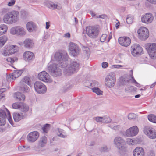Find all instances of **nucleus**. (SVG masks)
I'll return each mask as SVG.
<instances>
[{
  "mask_svg": "<svg viewBox=\"0 0 156 156\" xmlns=\"http://www.w3.org/2000/svg\"><path fill=\"white\" fill-rule=\"evenodd\" d=\"M148 2L153 4H156V0H147Z\"/></svg>",
  "mask_w": 156,
  "mask_h": 156,
  "instance_id": "obj_62",
  "label": "nucleus"
},
{
  "mask_svg": "<svg viewBox=\"0 0 156 156\" xmlns=\"http://www.w3.org/2000/svg\"><path fill=\"white\" fill-rule=\"evenodd\" d=\"M39 79L43 81L50 83L52 81L49 75L45 71L40 72L38 75Z\"/></svg>",
  "mask_w": 156,
  "mask_h": 156,
  "instance_id": "obj_14",
  "label": "nucleus"
},
{
  "mask_svg": "<svg viewBox=\"0 0 156 156\" xmlns=\"http://www.w3.org/2000/svg\"><path fill=\"white\" fill-rule=\"evenodd\" d=\"M128 142L130 145H133L135 143V141L133 139H128Z\"/></svg>",
  "mask_w": 156,
  "mask_h": 156,
  "instance_id": "obj_51",
  "label": "nucleus"
},
{
  "mask_svg": "<svg viewBox=\"0 0 156 156\" xmlns=\"http://www.w3.org/2000/svg\"><path fill=\"white\" fill-rule=\"evenodd\" d=\"M154 19L152 14L150 13H146L141 18L142 22L146 23H150Z\"/></svg>",
  "mask_w": 156,
  "mask_h": 156,
  "instance_id": "obj_17",
  "label": "nucleus"
},
{
  "mask_svg": "<svg viewBox=\"0 0 156 156\" xmlns=\"http://www.w3.org/2000/svg\"><path fill=\"white\" fill-rule=\"evenodd\" d=\"M79 64L76 61H71L68 66L66 64L61 65L62 67H66L64 73L67 76H69L76 72L79 69Z\"/></svg>",
  "mask_w": 156,
  "mask_h": 156,
  "instance_id": "obj_2",
  "label": "nucleus"
},
{
  "mask_svg": "<svg viewBox=\"0 0 156 156\" xmlns=\"http://www.w3.org/2000/svg\"><path fill=\"white\" fill-rule=\"evenodd\" d=\"M2 54L5 56H7L11 55L8 48L3 51Z\"/></svg>",
  "mask_w": 156,
  "mask_h": 156,
  "instance_id": "obj_45",
  "label": "nucleus"
},
{
  "mask_svg": "<svg viewBox=\"0 0 156 156\" xmlns=\"http://www.w3.org/2000/svg\"><path fill=\"white\" fill-rule=\"evenodd\" d=\"M6 110L7 111V115H6V117H7L8 118V119L9 122L12 125H13V121L12 120L11 118L10 113L9 110H8L7 109H6Z\"/></svg>",
  "mask_w": 156,
  "mask_h": 156,
  "instance_id": "obj_43",
  "label": "nucleus"
},
{
  "mask_svg": "<svg viewBox=\"0 0 156 156\" xmlns=\"http://www.w3.org/2000/svg\"><path fill=\"white\" fill-rule=\"evenodd\" d=\"M26 28L28 31L31 32L36 30V26L33 22L32 21L29 22L27 23Z\"/></svg>",
  "mask_w": 156,
  "mask_h": 156,
  "instance_id": "obj_24",
  "label": "nucleus"
},
{
  "mask_svg": "<svg viewBox=\"0 0 156 156\" xmlns=\"http://www.w3.org/2000/svg\"><path fill=\"white\" fill-rule=\"evenodd\" d=\"M139 38L144 40L148 38L149 36V31L147 28L144 27H140L138 30Z\"/></svg>",
  "mask_w": 156,
  "mask_h": 156,
  "instance_id": "obj_12",
  "label": "nucleus"
},
{
  "mask_svg": "<svg viewBox=\"0 0 156 156\" xmlns=\"http://www.w3.org/2000/svg\"><path fill=\"white\" fill-rule=\"evenodd\" d=\"M106 17V16L105 14H103L101 15H98L96 16V18H102L104 19Z\"/></svg>",
  "mask_w": 156,
  "mask_h": 156,
  "instance_id": "obj_57",
  "label": "nucleus"
},
{
  "mask_svg": "<svg viewBox=\"0 0 156 156\" xmlns=\"http://www.w3.org/2000/svg\"><path fill=\"white\" fill-rule=\"evenodd\" d=\"M111 119L109 117H103V123H108L111 122Z\"/></svg>",
  "mask_w": 156,
  "mask_h": 156,
  "instance_id": "obj_49",
  "label": "nucleus"
},
{
  "mask_svg": "<svg viewBox=\"0 0 156 156\" xmlns=\"http://www.w3.org/2000/svg\"><path fill=\"white\" fill-rule=\"evenodd\" d=\"M69 54L73 56H77L80 52L79 47L76 44L70 42L69 45Z\"/></svg>",
  "mask_w": 156,
  "mask_h": 156,
  "instance_id": "obj_11",
  "label": "nucleus"
},
{
  "mask_svg": "<svg viewBox=\"0 0 156 156\" xmlns=\"http://www.w3.org/2000/svg\"><path fill=\"white\" fill-rule=\"evenodd\" d=\"M92 90L93 92L95 93L98 95H102L103 92L98 87L92 88Z\"/></svg>",
  "mask_w": 156,
  "mask_h": 156,
  "instance_id": "obj_38",
  "label": "nucleus"
},
{
  "mask_svg": "<svg viewBox=\"0 0 156 156\" xmlns=\"http://www.w3.org/2000/svg\"><path fill=\"white\" fill-rule=\"evenodd\" d=\"M21 103L16 102L13 103L12 105V108L14 109H19L20 106H21Z\"/></svg>",
  "mask_w": 156,
  "mask_h": 156,
  "instance_id": "obj_44",
  "label": "nucleus"
},
{
  "mask_svg": "<svg viewBox=\"0 0 156 156\" xmlns=\"http://www.w3.org/2000/svg\"><path fill=\"white\" fill-rule=\"evenodd\" d=\"M15 3V0H11L8 4V5L9 6H13Z\"/></svg>",
  "mask_w": 156,
  "mask_h": 156,
  "instance_id": "obj_54",
  "label": "nucleus"
},
{
  "mask_svg": "<svg viewBox=\"0 0 156 156\" xmlns=\"http://www.w3.org/2000/svg\"><path fill=\"white\" fill-rule=\"evenodd\" d=\"M24 83H26L29 86L30 85L31 80L29 77L26 76L24 77L22 79L20 82V83L22 84H24Z\"/></svg>",
  "mask_w": 156,
  "mask_h": 156,
  "instance_id": "obj_31",
  "label": "nucleus"
},
{
  "mask_svg": "<svg viewBox=\"0 0 156 156\" xmlns=\"http://www.w3.org/2000/svg\"><path fill=\"white\" fill-rule=\"evenodd\" d=\"M107 37V35L105 34H103L101 37L100 41L101 42H104L105 40V39Z\"/></svg>",
  "mask_w": 156,
  "mask_h": 156,
  "instance_id": "obj_52",
  "label": "nucleus"
},
{
  "mask_svg": "<svg viewBox=\"0 0 156 156\" xmlns=\"http://www.w3.org/2000/svg\"><path fill=\"white\" fill-rule=\"evenodd\" d=\"M145 47L147 50L150 57L153 59L156 58V43H149L145 45Z\"/></svg>",
  "mask_w": 156,
  "mask_h": 156,
  "instance_id": "obj_6",
  "label": "nucleus"
},
{
  "mask_svg": "<svg viewBox=\"0 0 156 156\" xmlns=\"http://www.w3.org/2000/svg\"><path fill=\"white\" fill-rule=\"evenodd\" d=\"M108 66V64L107 62H103L102 64V67L104 68H105Z\"/></svg>",
  "mask_w": 156,
  "mask_h": 156,
  "instance_id": "obj_56",
  "label": "nucleus"
},
{
  "mask_svg": "<svg viewBox=\"0 0 156 156\" xmlns=\"http://www.w3.org/2000/svg\"><path fill=\"white\" fill-rule=\"evenodd\" d=\"M29 107L25 104L21 103V106H20L19 110L21 111L26 112L29 110Z\"/></svg>",
  "mask_w": 156,
  "mask_h": 156,
  "instance_id": "obj_33",
  "label": "nucleus"
},
{
  "mask_svg": "<svg viewBox=\"0 0 156 156\" xmlns=\"http://www.w3.org/2000/svg\"><path fill=\"white\" fill-rule=\"evenodd\" d=\"M131 48L132 54L134 56H138L141 55L143 51L141 47L137 44H133Z\"/></svg>",
  "mask_w": 156,
  "mask_h": 156,
  "instance_id": "obj_13",
  "label": "nucleus"
},
{
  "mask_svg": "<svg viewBox=\"0 0 156 156\" xmlns=\"http://www.w3.org/2000/svg\"><path fill=\"white\" fill-rule=\"evenodd\" d=\"M103 117H96L93 118V119L98 122H103Z\"/></svg>",
  "mask_w": 156,
  "mask_h": 156,
  "instance_id": "obj_47",
  "label": "nucleus"
},
{
  "mask_svg": "<svg viewBox=\"0 0 156 156\" xmlns=\"http://www.w3.org/2000/svg\"><path fill=\"white\" fill-rule=\"evenodd\" d=\"M7 38L5 36H3L0 37V46H3L5 43Z\"/></svg>",
  "mask_w": 156,
  "mask_h": 156,
  "instance_id": "obj_37",
  "label": "nucleus"
},
{
  "mask_svg": "<svg viewBox=\"0 0 156 156\" xmlns=\"http://www.w3.org/2000/svg\"><path fill=\"white\" fill-rule=\"evenodd\" d=\"M23 57L25 61L30 62L34 59L35 56L33 53L28 51L24 53Z\"/></svg>",
  "mask_w": 156,
  "mask_h": 156,
  "instance_id": "obj_21",
  "label": "nucleus"
},
{
  "mask_svg": "<svg viewBox=\"0 0 156 156\" xmlns=\"http://www.w3.org/2000/svg\"><path fill=\"white\" fill-rule=\"evenodd\" d=\"M90 13L91 15L93 17H94L96 18V16H98V15H97V14H96L93 11H90Z\"/></svg>",
  "mask_w": 156,
  "mask_h": 156,
  "instance_id": "obj_59",
  "label": "nucleus"
},
{
  "mask_svg": "<svg viewBox=\"0 0 156 156\" xmlns=\"http://www.w3.org/2000/svg\"><path fill=\"white\" fill-rule=\"evenodd\" d=\"M136 117V115L133 113H130L128 116V118L129 119H134Z\"/></svg>",
  "mask_w": 156,
  "mask_h": 156,
  "instance_id": "obj_48",
  "label": "nucleus"
},
{
  "mask_svg": "<svg viewBox=\"0 0 156 156\" xmlns=\"http://www.w3.org/2000/svg\"><path fill=\"white\" fill-rule=\"evenodd\" d=\"M133 21V18L131 17H127L126 19V21L128 24H130Z\"/></svg>",
  "mask_w": 156,
  "mask_h": 156,
  "instance_id": "obj_53",
  "label": "nucleus"
},
{
  "mask_svg": "<svg viewBox=\"0 0 156 156\" xmlns=\"http://www.w3.org/2000/svg\"><path fill=\"white\" fill-rule=\"evenodd\" d=\"M139 131L138 128L136 126H134L127 129L126 131V135L128 136H134L136 135Z\"/></svg>",
  "mask_w": 156,
  "mask_h": 156,
  "instance_id": "obj_15",
  "label": "nucleus"
},
{
  "mask_svg": "<svg viewBox=\"0 0 156 156\" xmlns=\"http://www.w3.org/2000/svg\"><path fill=\"white\" fill-rule=\"evenodd\" d=\"M39 136L38 133L36 131L30 133L27 136L28 140L29 142H34L38 138Z\"/></svg>",
  "mask_w": 156,
  "mask_h": 156,
  "instance_id": "obj_19",
  "label": "nucleus"
},
{
  "mask_svg": "<svg viewBox=\"0 0 156 156\" xmlns=\"http://www.w3.org/2000/svg\"><path fill=\"white\" fill-rule=\"evenodd\" d=\"M118 42L121 45L127 47L130 44L131 40L127 37H122L119 38Z\"/></svg>",
  "mask_w": 156,
  "mask_h": 156,
  "instance_id": "obj_16",
  "label": "nucleus"
},
{
  "mask_svg": "<svg viewBox=\"0 0 156 156\" xmlns=\"http://www.w3.org/2000/svg\"><path fill=\"white\" fill-rule=\"evenodd\" d=\"M6 90V89L5 88H2L0 89V94H2L3 92L5 91Z\"/></svg>",
  "mask_w": 156,
  "mask_h": 156,
  "instance_id": "obj_64",
  "label": "nucleus"
},
{
  "mask_svg": "<svg viewBox=\"0 0 156 156\" xmlns=\"http://www.w3.org/2000/svg\"><path fill=\"white\" fill-rule=\"evenodd\" d=\"M72 87L71 84L69 83H67L66 84V87L67 89H69Z\"/></svg>",
  "mask_w": 156,
  "mask_h": 156,
  "instance_id": "obj_61",
  "label": "nucleus"
},
{
  "mask_svg": "<svg viewBox=\"0 0 156 156\" xmlns=\"http://www.w3.org/2000/svg\"><path fill=\"white\" fill-rule=\"evenodd\" d=\"M10 33L12 35L23 36L26 34L25 29L20 26H16L12 27L10 30Z\"/></svg>",
  "mask_w": 156,
  "mask_h": 156,
  "instance_id": "obj_9",
  "label": "nucleus"
},
{
  "mask_svg": "<svg viewBox=\"0 0 156 156\" xmlns=\"http://www.w3.org/2000/svg\"><path fill=\"white\" fill-rule=\"evenodd\" d=\"M24 44L27 48H32L34 45L32 41L30 39H26L24 41Z\"/></svg>",
  "mask_w": 156,
  "mask_h": 156,
  "instance_id": "obj_29",
  "label": "nucleus"
},
{
  "mask_svg": "<svg viewBox=\"0 0 156 156\" xmlns=\"http://www.w3.org/2000/svg\"><path fill=\"white\" fill-rule=\"evenodd\" d=\"M18 60V58L16 57H14L13 58L8 57L6 59L7 61L10 62L11 64H12L15 61H17Z\"/></svg>",
  "mask_w": 156,
  "mask_h": 156,
  "instance_id": "obj_41",
  "label": "nucleus"
},
{
  "mask_svg": "<svg viewBox=\"0 0 156 156\" xmlns=\"http://www.w3.org/2000/svg\"><path fill=\"white\" fill-rule=\"evenodd\" d=\"M1 12L5 14L3 21L4 23L8 24H11L16 23L19 19V13L16 10L9 12L8 8H3L2 9Z\"/></svg>",
  "mask_w": 156,
  "mask_h": 156,
  "instance_id": "obj_1",
  "label": "nucleus"
},
{
  "mask_svg": "<svg viewBox=\"0 0 156 156\" xmlns=\"http://www.w3.org/2000/svg\"><path fill=\"white\" fill-rule=\"evenodd\" d=\"M47 69L48 71L54 76H59L62 74L61 70L55 64H54L49 65Z\"/></svg>",
  "mask_w": 156,
  "mask_h": 156,
  "instance_id": "obj_8",
  "label": "nucleus"
},
{
  "mask_svg": "<svg viewBox=\"0 0 156 156\" xmlns=\"http://www.w3.org/2000/svg\"><path fill=\"white\" fill-rule=\"evenodd\" d=\"M148 120L151 122L156 123V116L154 115L151 114L148 116Z\"/></svg>",
  "mask_w": 156,
  "mask_h": 156,
  "instance_id": "obj_39",
  "label": "nucleus"
},
{
  "mask_svg": "<svg viewBox=\"0 0 156 156\" xmlns=\"http://www.w3.org/2000/svg\"><path fill=\"white\" fill-rule=\"evenodd\" d=\"M115 82L116 78L114 73H110L105 79V84L109 88L113 87L115 85Z\"/></svg>",
  "mask_w": 156,
  "mask_h": 156,
  "instance_id": "obj_7",
  "label": "nucleus"
},
{
  "mask_svg": "<svg viewBox=\"0 0 156 156\" xmlns=\"http://www.w3.org/2000/svg\"><path fill=\"white\" fill-rule=\"evenodd\" d=\"M21 90L24 92H29L30 91V89L26 85L21 84Z\"/></svg>",
  "mask_w": 156,
  "mask_h": 156,
  "instance_id": "obj_34",
  "label": "nucleus"
},
{
  "mask_svg": "<svg viewBox=\"0 0 156 156\" xmlns=\"http://www.w3.org/2000/svg\"><path fill=\"white\" fill-rule=\"evenodd\" d=\"M113 144L120 154H123L127 151L126 142L122 137L119 136L115 137L114 139Z\"/></svg>",
  "mask_w": 156,
  "mask_h": 156,
  "instance_id": "obj_3",
  "label": "nucleus"
},
{
  "mask_svg": "<svg viewBox=\"0 0 156 156\" xmlns=\"http://www.w3.org/2000/svg\"><path fill=\"white\" fill-rule=\"evenodd\" d=\"M147 156H154V152L153 151H150L148 152Z\"/></svg>",
  "mask_w": 156,
  "mask_h": 156,
  "instance_id": "obj_60",
  "label": "nucleus"
},
{
  "mask_svg": "<svg viewBox=\"0 0 156 156\" xmlns=\"http://www.w3.org/2000/svg\"><path fill=\"white\" fill-rule=\"evenodd\" d=\"M22 73L21 70H14L10 76V78H12V80H15L16 78L20 76Z\"/></svg>",
  "mask_w": 156,
  "mask_h": 156,
  "instance_id": "obj_27",
  "label": "nucleus"
},
{
  "mask_svg": "<svg viewBox=\"0 0 156 156\" xmlns=\"http://www.w3.org/2000/svg\"><path fill=\"white\" fill-rule=\"evenodd\" d=\"M133 156H144L145 153L144 149L140 147H137L133 152Z\"/></svg>",
  "mask_w": 156,
  "mask_h": 156,
  "instance_id": "obj_20",
  "label": "nucleus"
},
{
  "mask_svg": "<svg viewBox=\"0 0 156 156\" xmlns=\"http://www.w3.org/2000/svg\"><path fill=\"white\" fill-rule=\"evenodd\" d=\"M47 138L45 136H42L40 139L39 142V145L41 147H44L46 144Z\"/></svg>",
  "mask_w": 156,
  "mask_h": 156,
  "instance_id": "obj_32",
  "label": "nucleus"
},
{
  "mask_svg": "<svg viewBox=\"0 0 156 156\" xmlns=\"http://www.w3.org/2000/svg\"><path fill=\"white\" fill-rule=\"evenodd\" d=\"M84 53L86 54V55L88 57L90 54L89 49L88 48H86V50L84 51Z\"/></svg>",
  "mask_w": 156,
  "mask_h": 156,
  "instance_id": "obj_58",
  "label": "nucleus"
},
{
  "mask_svg": "<svg viewBox=\"0 0 156 156\" xmlns=\"http://www.w3.org/2000/svg\"><path fill=\"white\" fill-rule=\"evenodd\" d=\"M68 55L67 52L65 51H62L57 52L55 54L54 58L58 61L61 62V65H64L66 62V60L68 58Z\"/></svg>",
  "mask_w": 156,
  "mask_h": 156,
  "instance_id": "obj_5",
  "label": "nucleus"
},
{
  "mask_svg": "<svg viewBox=\"0 0 156 156\" xmlns=\"http://www.w3.org/2000/svg\"><path fill=\"white\" fill-rule=\"evenodd\" d=\"M64 37L66 38H69L70 37V34L69 33H67L64 34Z\"/></svg>",
  "mask_w": 156,
  "mask_h": 156,
  "instance_id": "obj_63",
  "label": "nucleus"
},
{
  "mask_svg": "<svg viewBox=\"0 0 156 156\" xmlns=\"http://www.w3.org/2000/svg\"><path fill=\"white\" fill-rule=\"evenodd\" d=\"M87 83H88L89 84H85V87L91 89L92 88L97 87L99 85L98 82L95 80H87Z\"/></svg>",
  "mask_w": 156,
  "mask_h": 156,
  "instance_id": "obj_23",
  "label": "nucleus"
},
{
  "mask_svg": "<svg viewBox=\"0 0 156 156\" xmlns=\"http://www.w3.org/2000/svg\"><path fill=\"white\" fill-rule=\"evenodd\" d=\"M58 132L57 133V134L59 136L62 138H65L66 137L67 135L64 134V130H63L58 128Z\"/></svg>",
  "mask_w": 156,
  "mask_h": 156,
  "instance_id": "obj_36",
  "label": "nucleus"
},
{
  "mask_svg": "<svg viewBox=\"0 0 156 156\" xmlns=\"http://www.w3.org/2000/svg\"><path fill=\"white\" fill-rule=\"evenodd\" d=\"M13 116L14 121L18 122L24 118V116L22 114L15 112L13 113Z\"/></svg>",
  "mask_w": 156,
  "mask_h": 156,
  "instance_id": "obj_25",
  "label": "nucleus"
},
{
  "mask_svg": "<svg viewBox=\"0 0 156 156\" xmlns=\"http://www.w3.org/2000/svg\"><path fill=\"white\" fill-rule=\"evenodd\" d=\"M144 132L149 138L151 139L156 137V132L149 128L145 127L144 128Z\"/></svg>",
  "mask_w": 156,
  "mask_h": 156,
  "instance_id": "obj_18",
  "label": "nucleus"
},
{
  "mask_svg": "<svg viewBox=\"0 0 156 156\" xmlns=\"http://www.w3.org/2000/svg\"><path fill=\"white\" fill-rule=\"evenodd\" d=\"M8 29L7 26L5 24L0 25V32L3 34L6 32Z\"/></svg>",
  "mask_w": 156,
  "mask_h": 156,
  "instance_id": "obj_35",
  "label": "nucleus"
},
{
  "mask_svg": "<svg viewBox=\"0 0 156 156\" xmlns=\"http://www.w3.org/2000/svg\"><path fill=\"white\" fill-rule=\"evenodd\" d=\"M15 97L19 101H22L25 99V96L20 92H18L15 93Z\"/></svg>",
  "mask_w": 156,
  "mask_h": 156,
  "instance_id": "obj_30",
  "label": "nucleus"
},
{
  "mask_svg": "<svg viewBox=\"0 0 156 156\" xmlns=\"http://www.w3.org/2000/svg\"><path fill=\"white\" fill-rule=\"evenodd\" d=\"M50 125L49 124H46L42 128L44 133H47L48 131L49 130Z\"/></svg>",
  "mask_w": 156,
  "mask_h": 156,
  "instance_id": "obj_40",
  "label": "nucleus"
},
{
  "mask_svg": "<svg viewBox=\"0 0 156 156\" xmlns=\"http://www.w3.org/2000/svg\"><path fill=\"white\" fill-rule=\"evenodd\" d=\"M35 90L39 94H43L46 92L47 88L41 82H36L34 84Z\"/></svg>",
  "mask_w": 156,
  "mask_h": 156,
  "instance_id": "obj_10",
  "label": "nucleus"
},
{
  "mask_svg": "<svg viewBox=\"0 0 156 156\" xmlns=\"http://www.w3.org/2000/svg\"><path fill=\"white\" fill-rule=\"evenodd\" d=\"M6 114L3 110H0V126H3L5 124V118Z\"/></svg>",
  "mask_w": 156,
  "mask_h": 156,
  "instance_id": "obj_22",
  "label": "nucleus"
},
{
  "mask_svg": "<svg viewBox=\"0 0 156 156\" xmlns=\"http://www.w3.org/2000/svg\"><path fill=\"white\" fill-rule=\"evenodd\" d=\"M86 33L90 38L94 39L97 38L99 34V30L97 27L89 26L86 28Z\"/></svg>",
  "mask_w": 156,
  "mask_h": 156,
  "instance_id": "obj_4",
  "label": "nucleus"
},
{
  "mask_svg": "<svg viewBox=\"0 0 156 156\" xmlns=\"http://www.w3.org/2000/svg\"><path fill=\"white\" fill-rule=\"evenodd\" d=\"M8 48L11 55L17 52L19 50L18 47L16 45H10Z\"/></svg>",
  "mask_w": 156,
  "mask_h": 156,
  "instance_id": "obj_28",
  "label": "nucleus"
},
{
  "mask_svg": "<svg viewBox=\"0 0 156 156\" xmlns=\"http://www.w3.org/2000/svg\"><path fill=\"white\" fill-rule=\"evenodd\" d=\"M21 16L23 18H25L28 15L27 12L24 10H22L21 11Z\"/></svg>",
  "mask_w": 156,
  "mask_h": 156,
  "instance_id": "obj_46",
  "label": "nucleus"
},
{
  "mask_svg": "<svg viewBox=\"0 0 156 156\" xmlns=\"http://www.w3.org/2000/svg\"><path fill=\"white\" fill-rule=\"evenodd\" d=\"M100 151L101 152H107L108 151V149L106 146H104L100 148Z\"/></svg>",
  "mask_w": 156,
  "mask_h": 156,
  "instance_id": "obj_50",
  "label": "nucleus"
},
{
  "mask_svg": "<svg viewBox=\"0 0 156 156\" xmlns=\"http://www.w3.org/2000/svg\"><path fill=\"white\" fill-rule=\"evenodd\" d=\"M48 7L51 9H60L62 7L61 6H58L57 4H55L52 2H49L47 4Z\"/></svg>",
  "mask_w": 156,
  "mask_h": 156,
  "instance_id": "obj_26",
  "label": "nucleus"
},
{
  "mask_svg": "<svg viewBox=\"0 0 156 156\" xmlns=\"http://www.w3.org/2000/svg\"><path fill=\"white\" fill-rule=\"evenodd\" d=\"M148 58L145 56L144 55L142 58H140L139 60L140 63H146L148 62Z\"/></svg>",
  "mask_w": 156,
  "mask_h": 156,
  "instance_id": "obj_42",
  "label": "nucleus"
},
{
  "mask_svg": "<svg viewBox=\"0 0 156 156\" xmlns=\"http://www.w3.org/2000/svg\"><path fill=\"white\" fill-rule=\"evenodd\" d=\"M121 127L119 125H116L114 126L112 129L116 130H119L121 129Z\"/></svg>",
  "mask_w": 156,
  "mask_h": 156,
  "instance_id": "obj_55",
  "label": "nucleus"
}]
</instances>
